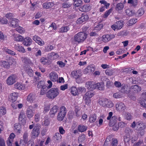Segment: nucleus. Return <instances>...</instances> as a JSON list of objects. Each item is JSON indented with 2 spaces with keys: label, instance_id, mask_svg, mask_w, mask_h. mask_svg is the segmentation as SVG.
<instances>
[{
  "label": "nucleus",
  "instance_id": "nucleus-1",
  "mask_svg": "<svg viewBox=\"0 0 146 146\" xmlns=\"http://www.w3.org/2000/svg\"><path fill=\"white\" fill-rule=\"evenodd\" d=\"M87 37V34L84 32H79L75 35L72 39L73 44L80 43L83 42Z\"/></svg>",
  "mask_w": 146,
  "mask_h": 146
},
{
  "label": "nucleus",
  "instance_id": "nucleus-2",
  "mask_svg": "<svg viewBox=\"0 0 146 146\" xmlns=\"http://www.w3.org/2000/svg\"><path fill=\"white\" fill-rule=\"evenodd\" d=\"M60 91L57 88H52L47 93V97L50 99H54L58 95Z\"/></svg>",
  "mask_w": 146,
  "mask_h": 146
},
{
  "label": "nucleus",
  "instance_id": "nucleus-3",
  "mask_svg": "<svg viewBox=\"0 0 146 146\" xmlns=\"http://www.w3.org/2000/svg\"><path fill=\"white\" fill-rule=\"evenodd\" d=\"M124 22L122 21H119L116 22L114 24L111 26L112 29L115 31V29L118 30L121 29L123 27Z\"/></svg>",
  "mask_w": 146,
  "mask_h": 146
},
{
  "label": "nucleus",
  "instance_id": "nucleus-4",
  "mask_svg": "<svg viewBox=\"0 0 146 146\" xmlns=\"http://www.w3.org/2000/svg\"><path fill=\"white\" fill-rule=\"evenodd\" d=\"M26 117L24 112L23 111H21L18 117L19 122L22 124H24L26 122Z\"/></svg>",
  "mask_w": 146,
  "mask_h": 146
},
{
  "label": "nucleus",
  "instance_id": "nucleus-5",
  "mask_svg": "<svg viewBox=\"0 0 146 146\" xmlns=\"http://www.w3.org/2000/svg\"><path fill=\"white\" fill-rule=\"evenodd\" d=\"M95 84L92 81L87 82L85 84V87L90 91H91L95 89Z\"/></svg>",
  "mask_w": 146,
  "mask_h": 146
},
{
  "label": "nucleus",
  "instance_id": "nucleus-6",
  "mask_svg": "<svg viewBox=\"0 0 146 146\" xmlns=\"http://www.w3.org/2000/svg\"><path fill=\"white\" fill-rule=\"evenodd\" d=\"M40 133L39 128L38 127H35L31 132L32 136L33 138H35L38 136Z\"/></svg>",
  "mask_w": 146,
  "mask_h": 146
},
{
  "label": "nucleus",
  "instance_id": "nucleus-7",
  "mask_svg": "<svg viewBox=\"0 0 146 146\" xmlns=\"http://www.w3.org/2000/svg\"><path fill=\"white\" fill-rule=\"evenodd\" d=\"M16 82V78L15 76L12 75L9 76L7 79L6 82L9 85H11Z\"/></svg>",
  "mask_w": 146,
  "mask_h": 146
},
{
  "label": "nucleus",
  "instance_id": "nucleus-8",
  "mask_svg": "<svg viewBox=\"0 0 146 146\" xmlns=\"http://www.w3.org/2000/svg\"><path fill=\"white\" fill-rule=\"evenodd\" d=\"M120 91L121 93L127 94L130 92V88L127 85L122 84Z\"/></svg>",
  "mask_w": 146,
  "mask_h": 146
},
{
  "label": "nucleus",
  "instance_id": "nucleus-9",
  "mask_svg": "<svg viewBox=\"0 0 146 146\" xmlns=\"http://www.w3.org/2000/svg\"><path fill=\"white\" fill-rule=\"evenodd\" d=\"M117 110L119 111H123L126 109L125 105L122 102L118 103L116 105Z\"/></svg>",
  "mask_w": 146,
  "mask_h": 146
},
{
  "label": "nucleus",
  "instance_id": "nucleus-10",
  "mask_svg": "<svg viewBox=\"0 0 146 146\" xmlns=\"http://www.w3.org/2000/svg\"><path fill=\"white\" fill-rule=\"evenodd\" d=\"M33 38L35 41L40 45L42 46L44 44V41L37 36L35 35L33 36Z\"/></svg>",
  "mask_w": 146,
  "mask_h": 146
},
{
  "label": "nucleus",
  "instance_id": "nucleus-11",
  "mask_svg": "<svg viewBox=\"0 0 146 146\" xmlns=\"http://www.w3.org/2000/svg\"><path fill=\"white\" fill-rule=\"evenodd\" d=\"M88 16L87 15H82L81 17L78 19L77 21V23L78 24H81L83 22L87 21L88 19Z\"/></svg>",
  "mask_w": 146,
  "mask_h": 146
},
{
  "label": "nucleus",
  "instance_id": "nucleus-12",
  "mask_svg": "<svg viewBox=\"0 0 146 146\" xmlns=\"http://www.w3.org/2000/svg\"><path fill=\"white\" fill-rule=\"evenodd\" d=\"M130 90L134 93H138L141 90V88L138 85H135L131 86L130 88Z\"/></svg>",
  "mask_w": 146,
  "mask_h": 146
},
{
  "label": "nucleus",
  "instance_id": "nucleus-13",
  "mask_svg": "<svg viewBox=\"0 0 146 146\" xmlns=\"http://www.w3.org/2000/svg\"><path fill=\"white\" fill-rule=\"evenodd\" d=\"M18 94L17 93L11 94L9 96V100L13 102L16 101L17 99Z\"/></svg>",
  "mask_w": 146,
  "mask_h": 146
},
{
  "label": "nucleus",
  "instance_id": "nucleus-14",
  "mask_svg": "<svg viewBox=\"0 0 146 146\" xmlns=\"http://www.w3.org/2000/svg\"><path fill=\"white\" fill-rule=\"evenodd\" d=\"M58 109V108L57 106H54L50 110L49 112L50 117H53L57 112Z\"/></svg>",
  "mask_w": 146,
  "mask_h": 146
},
{
  "label": "nucleus",
  "instance_id": "nucleus-15",
  "mask_svg": "<svg viewBox=\"0 0 146 146\" xmlns=\"http://www.w3.org/2000/svg\"><path fill=\"white\" fill-rule=\"evenodd\" d=\"M50 78L53 82H56L58 79V75L56 73L54 72H51L49 74Z\"/></svg>",
  "mask_w": 146,
  "mask_h": 146
},
{
  "label": "nucleus",
  "instance_id": "nucleus-16",
  "mask_svg": "<svg viewBox=\"0 0 146 146\" xmlns=\"http://www.w3.org/2000/svg\"><path fill=\"white\" fill-rule=\"evenodd\" d=\"M44 82L42 81H40V82H38L37 85V86L38 88H43V89H42L41 90L40 93V94L41 95H43V94L45 92L44 90L43 89L44 88V87H45V86H44Z\"/></svg>",
  "mask_w": 146,
  "mask_h": 146
},
{
  "label": "nucleus",
  "instance_id": "nucleus-17",
  "mask_svg": "<svg viewBox=\"0 0 146 146\" xmlns=\"http://www.w3.org/2000/svg\"><path fill=\"white\" fill-rule=\"evenodd\" d=\"M137 130L144 129L146 128V124L138 122L136 123Z\"/></svg>",
  "mask_w": 146,
  "mask_h": 146
},
{
  "label": "nucleus",
  "instance_id": "nucleus-18",
  "mask_svg": "<svg viewBox=\"0 0 146 146\" xmlns=\"http://www.w3.org/2000/svg\"><path fill=\"white\" fill-rule=\"evenodd\" d=\"M19 21V20L15 18H12L10 21V26L14 28L16 27Z\"/></svg>",
  "mask_w": 146,
  "mask_h": 146
},
{
  "label": "nucleus",
  "instance_id": "nucleus-19",
  "mask_svg": "<svg viewBox=\"0 0 146 146\" xmlns=\"http://www.w3.org/2000/svg\"><path fill=\"white\" fill-rule=\"evenodd\" d=\"M95 70V68L92 66H88L84 70V73L85 74H87L88 73L92 72Z\"/></svg>",
  "mask_w": 146,
  "mask_h": 146
},
{
  "label": "nucleus",
  "instance_id": "nucleus-20",
  "mask_svg": "<svg viewBox=\"0 0 146 146\" xmlns=\"http://www.w3.org/2000/svg\"><path fill=\"white\" fill-rule=\"evenodd\" d=\"M117 116H113L110 119L109 122V125L112 126L114 124H117Z\"/></svg>",
  "mask_w": 146,
  "mask_h": 146
},
{
  "label": "nucleus",
  "instance_id": "nucleus-21",
  "mask_svg": "<svg viewBox=\"0 0 146 146\" xmlns=\"http://www.w3.org/2000/svg\"><path fill=\"white\" fill-rule=\"evenodd\" d=\"M36 98V96L34 94H30L27 96V101L30 103H32Z\"/></svg>",
  "mask_w": 146,
  "mask_h": 146
},
{
  "label": "nucleus",
  "instance_id": "nucleus-22",
  "mask_svg": "<svg viewBox=\"0 0 146 146\" xmlns=\"http://www.w3.org/2000/svg\"><path fill=\"white\" fill-rule=\"evenodd\" d=\"M15 48L17 51L23 53H24L26 52L24 48L22 46L20 45L19 44H17V45L15 44Z\"/></svg>",
  "mask_w": 146,
  "mask_h": 146
},
{
  "label": "nucleus",
  "instance_id": "nucleus-23",
  "mask_svg": "<svg viewBox=\"0 0 146 146\" xmlns=\"http://www.w3.org/2000/svg\"><path fill=\"white\" fill-rule=\"evenodd\" d=\"M65 1L62 4V7L64 8H68L71 6L72 3L70 1H68V0H66V1Z\"/></svg>",
  "mask_w": 146,
  "mask_h": 146
},
{
  "label": "nucleus",
  "instance_id": "nucleus-24",
  "mask_svg": "<svg viewBox=\"0 0 146 146\" xmlns=\"http://www.w3.org/2000/svg\"><path fill=\"white\" fill-rule=\"evenodd\" d=\"M32 40L29 37H26L25 40L23 42V44L27 46H29L31 45L32 43Z\"/></svg>",
  "mask_w": 146,
  "mask_h": 146
},
{
  "label": "nucleus",
  "instance_id": "nucleus-25",
  "mask_svg": "<svg viewBox=\"0 0 146 146\" xmlns=\"http://www.w3.org/2000/svg\"><path fill=\"white\" fill-rule=\"evenodd\" d=\"M91 7L88 5H85L79 8V10L83 12H87L90 10Z\"/></svg>",
  "mask_w": 146,
  "mask_h": 146
},
{
  "label": "nucleus",
  "instance_id": "nucleus-26",
  "mask_svg": "<svg viewBox=\"0 0 146 146\" xmlns=\"http://www.w3.org/2000/svg\"><path fill=\"white\" fill-rule=\"evenodd\" d=\"M31 107H29V108L27 109L26 112L27 116L29 118H31L33 115V112L32 109H31Z\"/></svg>",
  "mask_w": 146,
  "mask_h": 146
},
{
  "label": "nucleus",
  "instance_id": "nucleus-27",
  "mask_svg": "<svg viewBox=\"0 0 146 146\" xmlns=\"http://www.w3.org/2000/svg\"><path fill=\"white\" fill-rule=\"evenodd\" d=\"M14 88L19 90H22L25 89V86L20 83H17L14 85Z\"/></svg>",
  "mask_w": 146,
  "mask_h": 146
},
{
  "label": "nucleus",
  "instance_id": "nucleus-28",
  "mask_svg": "<svg viewBox=\"0 0 146 146\" xmlns=\"http://www.w3.org/2000/svg\"><path fill=\"white\" fill-rule=\"evenodd\" d=\"M40 62L42 63V64L46 65V64H50L51 62L48 59L45 57H42L40 60Z\"/></svg>",
  "mask_w": 146,
  "mask_h": 146
},
{
  "label": "nucleus",
  "instance_id": "nucleus-29",
  "mask_svg": "<svg viewBox=\"0 0 146 146\" xmlns=\"http://www.w3.org/2000/svg\"><path fill=\"white\" fill-rule=\"evenodd\" d=\"M26 72L30 77L32 76L33 75V70L29 66H27L25 69Z\"/></svg>",
  "mask_w": 146,
  "mask_h": 146
},
{
  "label": "nucleus",
  "instance_id": "nucleus-30",
  "mask_svg": "<svg viewBox=\"0 0 146 146\" xmlns=\"http://www.w3.org/2000/svg\"><path fill=\"white\" fill-rule=\"evenodd\" d=\"M104 84L103 83H98L96 84L95 89L97 88L100 90H104Z\"/></svg>",
  "mask_w": 146,
  "mask_h": 146
},
{
  "label": "nucleus",
  "instance_id": "nucleus-31",
  "mask_svg": "<svg viewBox=\"0 0 146 146\" xmlns=\"http://www.w3.org/2000/svg\"><path fill=\"white\" fill-rule=\"evenodd\" d=\"M72 74L74 77L76 79L78 78L81 76V74L78 71H73L72 72Z\"/></svg>",
  "mask_w": 146,
  "mask_h": 146
},
{
  "label": "nucleus",
  "instance_id": "nucleus-32",
  "mask_svg": "<svg viewBox=\"0 0 146 146\" xmlns=\"http://www.w3.org/2000/svg\"><path fill=\"white\" fill-rule=\"evenodd\" d=\"M54 5V3L52 2H47L44 3L43 4V7L46 9H48L52 7Z\"/></svg>",
  "mask_w": 146,
  "mask_h": 146
},
{
  "label": "nucleus",
  "instance_id": "nucleus-33",
  "mask_svg": "<svg viewBox=\"0 0 146 146\" xmlns=\"http://www.w3.org/2000/svg\"><path fill=\"white\" fill-rule=\"evenodd\" d=\"M130 140V135L129 133H127L124 136V141L125 143H129Z\"/></svg>",
  "mask_w": 146,
  "mask_h": 146
},
{
  "label": "nucleus",
  "instance_id": "nucleus-34",
  "mask_svg": "<svg viewBox=\"0 0 146 146\" xmlns=\"http://www.w3.org/2000/svg\"><path fill=\"white\" fill-rule=\"evenodd\" d=\"M125 13L127 15L129 16H131L134 15L135 12L134 10H132L129 9H127L125 11Z\"/></svg>",
  "mask_w": 146,
  "mask_h": 146
},
{
  "label": "nucleus",
  "instance_id": "nucleus-35",
  "mask_svg": "<svg viewBox=\"0 0 146 146\" xmlns=\"http://www.w3.org/2000/svg\"><path fill=\"white\" fill-rule=\"evenodd\" d=\"M86 139V136L84 134H82L80 135L78 139V142L79 143H82Z\"/></svg>",
  "mask_w": 146,
  "mask_h": 146
},
{
  "label": "nucleus",
  "instance_id": "nucleus-36",
  "mask_svg": "<svg viewBox=\"0 0 146 146\" xmlns=\"http://www.w3.org/2000/svg\"><path fill=\"white\" fill-rule=\"evenodd\" d=\"M103 40L105 42H107L109 40H110L111 38H113V37H111L110 35H104L103 36Z\"/></svg>",
  "mask_w": 146,
  "mask_h": 146
},
{
  "label": "nucleus",
  "instance_id": "nucleus-37",
  "mask_svg": "<svg viewBox=\"0 0 146 146\" xmlns=\"http://www.w3.org/2000/svg\"><path fill=\"white\" fill-rule=\"evenodd\" d=\"M87 127L84 126V125H80L78 127V131L81 132H82L86 131L87 129Z\"/></svg>",
  "mask_w": 146,
  "mask_h": 146
},
{
  "label": "nucleus",
  "instance_id": "nucleus-38",
  "mask_svg": "<svg viewBox=\"0 0 146 146\" xmlns=\"http://www.w3.org/2000/svg\"><path fill=\"white\" fill-rule=\"evenodd\" d=\"M70 29L69 27L67 26L62 27L59 30V33H65L67 32Z\"/></svg>",
  "mask_w": 146,
  "mask_h": 146
},
{
  "label": "nucleus",
  "instance_id": "nucleus-39",
  "mask_svg": "<svg viewBox=\"0 0 146 146\" xmlns=\"http://www.w3.org/2000/svg\"><path fill=\"white\" fill-rule=\"evenodd\" d=\"M96 119V114H92L90 115L89 118L90 122L92 123L94 122Z\"/></svg>",
  "mask_w": 146,
  "mask_h": 146
},
{
  "label": "nucleus",
  "instance_id": "nucleus-40",
  "mask_svg": "<svg viewBox=\"0 0 146 146\" xmlns=\"http://www.w3.org/2000/svg\"><path fill=\"white\" fill-rule=\"evenodd\" d=\"M144 13V10L143 9H140L138 10L135 13V15L137 17H139L143 15Z\"/></svg>",
  "mask_w": 146,
  "mask_h": 146
},
{
  "label": "nucleus",
  "instance_id": "nucleus-41",
  "mask_svg": "<svg viewBox=\"0 0 146 146\" xmlns=\"http://www.w3.org/2000/svg\"><path fill=\"white\" fill-rule=\"evenodd\" d=\"M14 39L17 41H22L24 40V38L22 36L18 35L15 37Z\"/></svg>",
  "mask_w": 146,
  "mask_h": 146
},
{
  "label": "nucleus",
  "instance_id": "nucleus-42",
  "mask_svg": "<svg viewBox=\"0 0 146 146\" xmlns=\"http://www.w3.org/2000/svg\"><path fill=\"white\" fill-rule=\"evenodd\" d=\"M2 64L1 65L2 66L7 68H9L10 65L11 64L9 62H8L5 61H3L2 62Z\"/></svg>",
  "mask_w": 146,
  "mask_h": 146
},
{
  "label": "nucleus",
  "instance_id": "nucleus-43",
  "mask_svg": "<svg viewBox=\"0 0 146 146\" xmlns=\"http://www.w3.org/2000/svg\"><path fill=\"white\" fill-rule=\"evenodd\" d=\"M50 56L52 60L56 59L59 57V55L57 53L54 52L50 53Z\"/></svg>",
  "mask_w": 146,
  "mask_h": 146
},
{
  "label": "nucleus",
  "instance_id": "nucleus-44",
  "mask_svg": "<svg viewBox=\"0 0 146 146\" xmlns=\"http://www.w3.org/2000/svg\"><path fill=\"white\" fill-rule=\"evenodd\" d=\"M94 96V94L92 91H89L87 92L84 95L85 97L90 99Z\"/></svg>",
  "mask_w": 146,
  "mask_h": 146
},
{
  "label": "nucleus",
  "instance_id": "nucleus-45",
  "mask_svg": "<svg viewBox=\"0 0 146 146\" xmlns=\"http://www.w3.org/2000/svg\"><path fill=\"white\" fill-rule=\"evenodd\" d=\"M71 92L73 95L76 96L78 94V89L75 87H72L71 89Z\"/></svg>",
  "mask_w": 146,
  "mask_h": 146
},
{
  "label": "nucleus",
  "instance_id": "nucleus-46",
  "mask_svg": "<svg viewBox=\"0 0 146 146\" xmlns=\"http://www.w3.org/2000/svg\"><path fill=\"white\" fill-rule=\"evenodd\" d=\"M82 4V2L81 0H76L74 1L73 5L76 7H79Z\"/></svg>",
  "mask_w": 146,
  "mask_h": 146
},
{
  "label": "nucleus",
  "instance_id": "nucleus-47",
  "mask_svg": "<svg viewBox=\"0 0 146 146\" xmlns=\"http://www.w3.org/2000/svg\"><path fill=\"white\" fill-rule=\"evenodd\" d=\"M107 99H103L102 100H99V103L100 105L104 107H105L106 104L107 102L106 100Z\"/></svg>",
  "mask_w": 146,
  "mask_h": 146
},
{
  "label": "nucleus",
  "instance_id": "nucleus-48",
  "mask_svg": "<svg viewBox=\"0 0 146 146\" xmlns=\"http://www.w3.org/2000/svg\"><path fill=\"white\" fill-rule=\"evenodd\" d=\"M114 73V70H113L110 69H107L105 71V73L108 76H111Z\"/></svg>",
  "mask_w": 146,
  "mask_h": 146
},
{
  "label": "nucleus",
  "instance_id": "nucleus-49",
  "mask_svg": "<svg viewBox=\"0 0 146 146\" xmlns=\"http://www.w3.org/2000/svg\"><path fill=\"white\" fill-rule=\"evenodd\" d=\"M50 121L47 118H45L43 121L42 122V125L45 126H48L50 124Z\"/></svg>",
  "mask_w": 146,
  "mask_h": 146
},
{
  "label": "nucleus",
  "instance_id": "nucleus-50",
  "mask_svg": "<svg viewBox=\"0 0 146 146\" xmlns=\"http://www.w3.org/2000/svg\"><path fill=\"white\" fill-rule=\"evenodd\" d=\"M123 6L122 3H119L117 5L115 8L116 10L119 11L121 10L123 8Z\"/></svg>",
  "mask_w": 146,
  "mask_h": 146
},
{
  "label": "nucleus",
  "instance_id": "nucleus-51",
  "mask_svg": "<svg viewBox=\"0 0 146 146\" xmlns=\"http://www.w3.org/2000/svg\"><path fill=\"white\" fill-rule=\"evenodd\" d=\"M137 19H131L129 20L128 22V25L129 26H131L137 22Z\"/></svg>",
  "mask_w": 146,
  "mask_h": 146
},
{
  "label": "nucleus",
  "instance_id": "nucleus-52",
  "mask_svg": "<svg viewBox=\"0 0 146 146\" xmlns=\"http://www.w3.org/2000/svg\"><path fill=\"white\" fill-rule=\"evenodd\" d=\"M106 102H107L106 103V105L105 107L110 108L113 106V104L110 100L107 99Z\"/></svg>",
  "mask_w": 146,
  "mask_h": 146
},
{
  "label": "nucleus",
  "instance_id": "nucleus-53",
  "mask_svg": "<svg viewBox=\"0 0 146 146\" xmlns=\"http://www.w3.org/2000/svg\"><path fill=\"white\" fill-rule=\"evenodd\" d=\"M59 113H62L63 115H66V110L65 107L64 106L61 107L60 108V111Z\"/></svg>",
  "mask_w": 146,
  "mask_h": 146
},
{
  "label": "nucleus",
  "instance_id": "nucleus-54",
  "mask_svg": "<svg viewBox=\"0 0 146 146\" xmlns=\"http://www.w3.org/2000/svg\"><path fill=\"white\" fill-rule=\"evenodd\" d=\"M128 3L131 4L133 6H135L137 4V1L136 0H128Z\"/></svg>",
  "mask_w": 146,
  "mask_h": 146
},
{
  "label": "nucleus",
  "instance_id": "nucleus-55",
  "mask_svg": "<svg viewBox=\"0 0 146 146\" xmlns=\"http://www.w3.org/2000/svg\"><path fill=\"white\" fill-rule=\"evenodd\" d=\"M140 105L143 107L146 108V100L145 99H141L140 101Z\"/></svg>",
  "mask_w": 146,
  "mask_h": 146
},
{
  "label": "nucleus",
  "instance_id": "nucleus-56",
  "mask_svg": "<svg viewBox=\"0 0 146 146\" xmlns=\"http://www.w3.org/2000/svg\"><path fill=\"white\" fill-rule=\"evenodd\" d=\"M122 96V93L121 92L115 93L113 95V97L116 98H121Z\"/></svg>",
  "mask_w": 146,
  "mask_h": 146
},
{
  "label": "nucleus",
  "instance_id": "nucleus-57",
  "mask_svg": "<svg viewBox=\"0 0 146 146\" xmlns=\"http://www.w3.org/2000/svg\"><path fill=\"white\" fill-rule=\"evenodd\" d=\"M54 138L56 139L57 140H60L62 138V136L60 134L58 133H55V136H54Z\"/></svg>",
  "mask_w": 146,
  "mask_h": 146
},
{
  "label": "nucleus",
  "instance_id": "nucleus-58",
  "mask_svg": "<svg viewBox=\"0 0 146 146\" xmlns=\"http://www.w3.org/2000/svg\"><path fill=\"white\" fill-rule=\"evenodd\" d=\"M65 115L58 113L57 119L58 121H61L63 120Z\"/></svg>",
  "mask_w": 146,
  "mask_h": 146
},
{
  "label": "nucleus",
  "instance_id": "nucleus-59",
  "mask_svg": "<svg viewBox=\"0 0 146 146\" xmlns=\"http://www.w3.org/2000/svg\"><path fill=\"white\" fill-rule=\"evenodd\" d=\"M83 98L84 100V102L86 105H89L91 103V100L90 99L86 97H85V96H84Z\"/></svg>",
  "mask_w": 146,
  "mask_h": 146
},
{
  "label": "nucleus",
  "instance_id": "nucleus-60",
  "mask_svg": "<svg viewBox=\"0 0 146 146\" xmlns=\"http://www.w3.org/2000/svg\"><path fill=\"white\" fill-rule=\"evenodd\" d=\"M5 50L8 54H11L12 55H15L16 54L15 52L8 49L5 48Z\"/></svg>",
  "mask_w": 146,
  "mask_h": 146
},
{
  "label": "nucleus",
  "instance_id": "nucleus-61",
  "mask_svg": "<svg viewBox=\"0 0 146 146\" xmlns=\"http://www.w3.org/2000/svg\"><path fill=\"white\" fill-rule=\"evenodd\" d=\"M100 3L101 4L104 5V6H105V7L106 9H107L110 5V3H108L106 1L104 0L100 1Z\"/></svg>",
  "mask_w": 146,
  "mask_h": 146
},
{
  "label": "nucleus",
  "instance_id": "nucleus-62",
  "mask_svg": "<svg viewBox=\"0 0 146 146\" xmlns=\"http://www.w3.org/2000/svg\"><path fill=\"white\" fill-rule=\"evenodd\" d=\"M6 113V110L5 107H2L0 108V113L1 114L4 115Z\"/></svg>",
  "mask_w": 146,
  "mask_h": 146
},
{
  "label": "nucleus",
  "instance_id": "nucleus-63",
  "mask_svg": "<svg viewBox=\"0 0 146 146\" xmlns=\"http://www.w3.org/2000/svg\"><path fill=\"white\" fill-rule=\"evenodd\" d=\"M16 31L20 33H24L25 31L24 29L20 26H19L16 28Z\"/></svg>",
  "mask_w": 146,
  "mask_h": 146
},
{
  "label": "nucleus",
  "instance_id": "nucleus-64",
  "mask_svg": "<svg viewBox=\"0 0 146 146\" xmlns=\"http://www.w3.org/2000/svg\"><path fill=\"white\" fill-rule=\"evenodd\" d=\"M103 27V25L102 24H100L97 25L95 27L94 31H99L101 30Z\"/></svg>",
  "mask_w": 146,
  "mask_h": 146
}]
</instances>
